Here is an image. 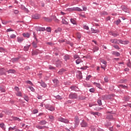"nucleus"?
<instances>
[{
  "label": "nucleus",
  "mask_w": 131,
  "mask_h": 131,
  "mask_svg": "<svg viewBox=\"0 0 131 131\" xmlns=\"http://www.w3.org/2000/svg\"><path fill=\"white\" fill-rule=\"evenodd\" d=\"M64 59L65 60V61H67L68 60H69L70 57L69 55H65L64 56Z\"/></svg>",
  "instance_id": "37998d69"
},
{
  "label": "nucleus",
  "mask_w": 131,
  "mask_h": 131,
  "mask_svg": "<svg viewBox=\"0 0 131 131\" xmlns=\"http://www.w3.org/2000/svg\"><path fill=\"white\" fill-rule=\"evenodd\" d=\"M74 11H78V12H81L82 9H80V8L76 7V8L73 9Z\"/></svg>",
  "instance_id": "473e14b6"
},
{
  "label": "nucleus",
  "mask_w": 131,
  "mask_h": 131,
  "mask_svg": "<svg viewBox=\"0 0 131 131\" xmlns=\"http://www.w3.org/2000/svg\"><path fill=\"white\" fill-rule=\"evenodd\" d=\"M71 23H72V24H74V25H75V24H76V20H75V19L73 18L71 19Z\"/></svg>",
  "instance_id": "4c0bfd02"
},
{
  "label": "nucleus",
  "mask_w": 131,
  "mask_h": 131,
  "mask_svg": "<svg viewBox=\"0 0 131 131\" xmlns=\"http://www.w3.org/2000/svg\"><path fill=\"white\" fill-rule=\"evenodd\" d=\"M74 121H75V126H77V125H78V124H79V122H80V121H79V118L78 117V116H76L75 117V118H74Z\"/></svg>",
  "instance_id": "423d86ee"
},
{
  "label": "nucleus",
  "mask_w": 131,
  "mask_h": 131,
  "mask_svg": "<svg viewBox=\"0 0 131 131\" xmlns=\"http://www.w3.org/2000/svg\"><path fill=\"white\" fill-rule=\"evenodd\" d=\"M83 85L85 88H91V86H92V85L89 82L83 83Z\"/></svg>",
  "instance_id": "dca6fc26"
},
{
  "label": "nucleus",
  "mask_w": 131,
  "mask_h": 131,
  "mask_svg": "<svg viewBox=\"0 0 131 131\" xmlns=\"http://www.w3.org/2000/svg\"><path fill=\"white\" fill-rule=\"evenodd\" d=\"M91 31L92 33H99L100 32V30H96L94 28H91Z\"/></svg>",
  "instance_id": "f3484780"
},
{
  "label": "nucleus",
  "mask_w": 131,
  "mask_h": 131,
  "mask_svg": "<svg viewBox=\"0 0 131 131\" xmlns=\"http://www.w3.org/2000/svg\"><path fill=\"white\" fill-rule=\"evenodd\" d=\"M82 9H82V11H86V7L82 6Z\"/></svg>",
  "instance_id": "338daca9"
},
{
  "label": "nucleus",
  "mask_w": 131,
  "mask_h": 131,
  "mask_svg": "<svg viewBox=\"0 0 131 131\" xmlns=\"http://www.w3.org/2000/svg\"><path fill=\"white\" fill-rule=\"evenodd\" d=\"M114 97H115V94L107 95H106V100H111V99H113Z\"/></svg>",
  "instance_id": "ddd939ff"
},
{
  "label": "nucleus",
  "mask_w": 131,
  "mask_h": 131,
  "mask_svg": "<svg viewBox=\"0 0 131 131\" xmlns=\"http://www.w3.org/2000/svg\"><path fill=\"white\" fill-rule=\"evenodd\" d=\"M127 66H128V67H131V63H130V62L129 61L127 64Z\"/></svg>",
  "instance_id": "774afa93"
},
{
  "label": "nucleus",
  "mask_w": 131,
  "mask_h": 131,
  "mask_svg": "<svg viewBox=\"0 0 131 131\" xmlns=\"http://www.w3.org/2000/svg\"><path fill=\"white\" fill-rule=\"evenodd\" d=\"M10 38L14 39V38H16V35L12 34L10 35Z\"/></svg>",
  "instance_id": "79ce46f5"
},
{
  "label": "nucleus",
  "mask_w": 131,
  "mask_h": 131,
  "mask_svg": "<svg viewBox=\"0 0 131 131\" xmlns=\"http://www.w3.org/2000/svg\"><path fill=\"white\" fill-rule=\"evenodd\" d=\"M70 89L72 90V91H76V89H77V87H76V86L73 85L71 86L70 87Z\"/></svg>",
  "instance_id": "c9c22d12"
},
{
  "label": "nucleus",
  "mask_w": 131,
  "mask_h": 131,
  "mask_svg": "<svg viewBox=\"0 0 131 131\" xmlns=\"http://www.w3.org/2000/svg\"><path fill=\"white\" fill-rule=\"evenodd\" d=\"M40 17V16L39 15V14H34L32 16V18L33 19H39Z\"/></svg>",
  "instance_id": "a211bd4d"
},
{
  "label": "nucleus",
  "mask_w": 131,
  "mask_h": 131,
  "mask_svg": "<svg viewBox=\"0 0 131 131\" xmlns=\"http://www.w3.org/2000/svg\"><path fill=\"white\" fill-rule=\"evenodd\" d=\"M24 99L25 100V101H27V102H28L29 101V97L27 95H24Z\"/></svg>",
  "instance_id": "c756f323"
},
{
  "label": "nucleus",
  "mask_w": 131,
  "mask_h": 131,
  "mask_svg": "<svg viewBox=\"0 0 131 131\" xmlns=\"http://www.w3.org/2000/svg\"><path fill=\"white\" fill-rule=\"evenodd\" d=\"M37 31H46V29L45 28H42L40 27H37L35 28Z\"/></svg>",
  "instance_id": "9b49d317"
},
{
  "label": "nucleus",
  "mask_w": 131,
  "mask_h": 131,
  "mask_svg": "<svg viewBox=\"0 0 131 131\" xmlns=\"http://www.w3.org/2000/svg\"><path fill=\"white\" fill-rule=\"evenodd\" d=\"M13 119L14 120H17L18 121H21V119H20V118H19L14 117Z\"/></svg>",
  "instance_id": "bf43d9fd"
},
{
  "label": "nucleus",
  "mask_w": 131,
  "mask_h": 131,
  "mask_svg": "<svg viewBox=\"0 0 131 131\" xmlns=\"http://www.w3.org/2000/svg\"><path fill=\"white\" fill-rule=\"evenodd\" d=\"M83 61H82V59H81L80 58H78L76 60V64H80V63H82Z\"/></svg>",
  "instance_id": "6ab92c4d"
},
{
  "label": "nucleus",
  "mask_w": 131,
  "mask_h": 131,
  "mask_svg": "<svg viewBox=\"0 0 131 131\" xmlns=\"http://www.w3.org/2000/svg\"><path fill=\"white\" fill-rule=\"evenodd\" d=\"M101 62L103 64V65L101 66V68H102V69H105V68L107 67V62L104 59H102Z\"/></svg>",
  "instance_id": "0eeeda50"
},
{
  "label": "nucleus",
  "mask_w": 131,
  "mask_h": 131,
  "mask_svg": "<svg viewBox=\"0 0 131 131\" xmlns=\"http://www.w3.org/2000/svg\"><path fill=\"white\" fill-rule=\"evenodd\" d=\"M61 22H62V24H64L65 25H68V23L64 18H62Z\"/></svg>",
  "instance_id": "cd10ccee"
},
{
  "label": "nucleus",
  "mask_w": 131,
  "mask_h": 131,
  "mask_svg": "<svg viewBox=\"0 0 131 131\" xmlns=\"http://www.w3.org/2000/svg\"><path fill=\"white\" fill-rule=\"evenodd\" d=\"M46 30L48 32H51V31H52V29L51 28V27H48L47 28Z\"/></svg>",
  "instance_id": "603ef678"
},
{
  "label": "nucleus",
  "mask_w": 131,
  "mask_h": 131,
  "mask_svg": "<svg viewBox=\"0 0 131 131\" xmlns=\"http://www.w3.org/2000/svg\"><path fill=\"white\" fill-rule=\"evenodd\" d=\"M17 39L18 42H19V43L22 42V41H23V40H24V39H23V38H22V37H18L17 38Z\"/></svg>",
  "instance_id": "b1692460"
},
{
  "label": "nucleus",
  "mask_w": 131,
  "mask_h": 131,
  "mask_svg": "<svg viewBox=\"0 0 131 131\" xmlns=\"http://www.w3.org/2000/svg\"><path fill=\"white\" fill-rule=\"evenodd\" d=\"M11 129V130H14V129H16V126H14L13 127H10L9 130Z\"/></svg>",
  "instance_id": "e2e57ef3"
},
{
  "label": "nucleus",
  "mask_w": 131,
  "mask_h": 131,
  "mask_svg": "<svg viewBox=\"0 0 131 131\" xmlns=\"http://www.w3.org/2000/svg\"><path fill=\"white\" fill-rule=\"evenodd\" d=\"M81 127H88L89 124L84 120H82V122L80 123Z\"/></svg>",
  "instance_id": "20e7f679"
},
{
  "label": "nucleus",
  "mask_w": 131,
  "mask_h": 131,
  "mask_svg": "<svg viewBox=\"0 0 131 131\" xmlns=\"http://www.w3.org/2000/svg\"><path fill=\"white\" fill-rule=\"evenodd\" d=\"M119 86H120L122 89H125V88H126V86L125 85H122V84H120Z\"/></svg>",
  "instance_id": "680f3d73"
},
{
  "label": "nucleus",
  "mask_w": 131,
  "mask_h": 131,
  "mask_svg": "<svg viewBox=\"0 0 131 131\" xmlns=\"http://www.w3.org/2000/svg\"><path fill=\"white\" fill-rule=\"evenodd\" d=\"M101 15H102L103 16H106L107 15H108V13L106 11H103L102 12H101Z\"/></svg>",
  "instance_id": "09e8293b"
},
{
  "label": "nucleus",
  "mask_w": 131,
  "mask_h": 131,
  "mask_svg": "<svg viewBox=\"0 0 131 131\" xmlns=\"http://www.w3.org/2000/svg\"><path fill=\"white\" fill-rule=\"evenodd\" d=\"M45 108L46 109H48L50 111H54L55 110V107H54V106L49 104H45Z\"/></svg>",
  "instance_id": "7ed1b4c3"
},
{
  "label": "nucleus",
  "mask_w": 131,
  "mask_h": 131,
  "mask_svg": "<svg viewBox=\"0 0 131 131\" xmlns=\"http://www.w3.org/2000/svg\"><path fill=\"white\" fill-rule=\"evenodd\" d=\"M6 72V71H5V69L2 68V69L0 70V75H3V74H5Z\"/></svg>",
  "instance_id": "393cba45"
},
{
  "label": "nucleus",
  "mask_w": 131,
  "mask_h": 131,
  "mask_svg": "<svg viewBox=\"0 0 131 131\" xmlns=\"http://www.w3.org/2000/svg\"><path fill=\"white\" fill-rule=\"evenodd\" d=\"M58 121H60L61 122H63L64 123H68L69 121L67 119H64L62 117H59L58 118Z\"/></svg>",
  "instance_id": "39448f33"
},
{
  "label": "nucleus",
  "mask_w": 131,
  "mask_h": 131,
  "mask_svg": "<svg viewBox=\"0 0 131 131\" xmlns=\"http://www.w3.org/2000/svg\"><path fill=\"white\" fill-rule=\"evenodd\" d=\"M101 99H102V100H107V95H103L101 96Z\"/></svg>",
  "instance_id": "a18cd8bd"
},
{
  "label": "nucleus",
  "mask_w": 131,
  "mask_h": 131,
  "mask_svg": "<svg viewBox=\"0 0 131 131\" xmlns=\"http://www.w3.org/2000/svg\"><path fill=\"white\" fill-rule=\"evenodd\" d=\"M124 100L125 101H126L127 102V101H129V97H127V96H125V97H124Z\"/></svg>",
  "instance_id": "3c124183"
},
{
  "label": "nucleus",
  "mask_w": 131,
  "mask_h": 131,
  "mask_svg": "<svg viewBox=\"0 0 131 131\" xmlns=\"http://www.w3.org/2000/svg\"><path fill=\"white\" fill-rule=\"evenodd\" d=\"M16 73V71H15L14 70H9L8 71V73Z\"/></svg>",
  "instance_id": "7c9ffc66"
},
{
  "label": "nucleus",
  "mask_w": 131,
  "mask_h": 131,
  "mask_svg": "<svg viewBox=\"0 0 131 131\" xmlns=\"http://www.w3.org/2000/svg\"><path fill=\"white\" fill-rule=\"evenodd\" d=\"M18 60H19V58L17 57V58H13L11 59L12 62H13V63H16V62H17V61H18Z\"/></svg>",
  "instance_id": "a878e982"
},
{
  "label": "nucleus",
  "mask_w": 131,
  "mask_h": 131,
  "mask_svg": "<svg viewBox=\"0 0 131 131\" xmlns=\"http://www.w3.org/2000/svg\"><path fill=\"white\" fill-rule=\"evenodd\" d=\"M41 86L42 88H47V84L45 82H40Z\"/></svg>",
  "instance_id": "2f4dec72"
},
{
  "label": "nucleus",
  "mask_w": 131,
  "mask_h": 131,
  "mask_svg": "<svg viewBox=\"0 0 131 131\" xmlns=\"http://www.w3.org/2000/svg\"><path fill=\"white\" fill-rule=\"evenodd\" d=\"M94 84L96 85L97 88L100 89V90H102V86L101 85V84L100 83L94 82Z\"/></svg>",
  "instance_id": "2eb2a0df"
},
{
  "label": "nucleus",
  "mask_w": 131,
  "mask_h": 131,
  "mask_svg": "<svg viewBox=\"0 0 131 131\" xmlns=\"http://www.w3.org/2000/svg\"><path fill=\"white\" fill-rule=\"evenodd\" d=\"M49 118L50 119H51V120H54V119H55V117L52 115L49 116Z\"/></svg>",
  "instance_id": "052dcab7"
},
{
  "label": "nucleus",
  "mask_w": 131,
  "mask_h": 131,
  "mask_svg": "<svg viewBox=\"0 0 131 131\" xmlns=\"http://www.w3.org/2000/svg\"><path fill=\"white\" fill-rule=\"evenodd\" d=\"M121 22V20H120V19H118L116 21V25H118L119 24H120Z\"/></svg>",
  "instance_id": "864d4df0"
},
{
  "label": "nucleus",
  "mask_w": 131,
  "mask_h": 131,
  "mask_svg": "<svg viewBox=\"0 0 131 131\" xmlns=\"http://www.w3.org/2000/svg\"><path fill=\"white\" fill-rule=\"evenodd\" d=\"M47 122H46V120H41L39 122V124L40 125H46V124H47Z\"/></svg>",
  "instance_id": "4468645a"
},
{
  "label": "nucleus",
  "mask_w": 131,
  "mask_h": 131,
  "mask_svg": "<svg viewBox=\"0 0 131 131\" xmlns=\"http://www.w3.org/2000/svg\"><path fill=\"white\" fill-rule=\"evenodd\" d=\"M65 69H62L58 72V73L59 74L62 75L63 74V72H65Z\"/></svg>",
  "instance_id": "f704fd0d"
},
{
  "label": "nucleus",
  "mask_w": 131,
  "mask_h": 131,
  "mask_svg": "<svg viewBox=\"0 0 131 131\" xmlns=\"http://www.w3.org/2000/svg\"><path fill=\"white\" fill-rule=\"evenodd\" d=\"M17 94H16V96H17V97H22V93H21V92H17Z\"/></svg>",
  "instance_id": "8fccbe9b"
},
{
  "label": "nucleus",
  "mask_w": 131,
  "mask_h": 131,
  "mask_svg": "<svg viewBox=\"0 0 131 131\" xmlns=\"http://www.w3.org/2000/svg\"><path fill=\"white\" fill-rule=\"evenodd\" d=\"M0 91L2 92V93H6V90H5V89L3 88L2 86H0Z\"/></svg>",
  "instance_id": "c03bdc74"
},
{
  "label": "nucleus",
  "mask_w": 131,
  "mask_h": 131,
  "mask_svg": "<svg viewBox=\"0 0 131 131\" xmlns=\"http://www.w3.org/2000/svg\"><path fill=\"white\" fill-rule=\"evenodd\" d=\"M23 35L24 37H27L28 38H29L30 36V34L28 33H26L23 34Z\"/></svg>",
  "instance_id": "aec40b11"
},
{
  "label": "nucleus",
  "mask_w": 131,
  "mask_h": 131,
  "mask_svg": "<svg viewBox=\"0 0 131 131\" xmlns=\"http://www.w3.org/2000/svg\"><path fill=\"white\" fill-rule=\"evenodd\" d=\"M74 59H79V56L78 55H74Z\"/></svg>",
  "instance_id": "13d9d810"
},
{
  "label": "nucleus",
  "mask_w": 131,
  "mask_h": 131,
  "mask_svg": "<svg viewBox=\"0 0 131 131\" xmlns=\"http://www.w3.org/2000/svg\"><path fill=\"white\" fill-rule=\"evenodd\" d=\"M30 45H27L26 46L24 47V51L27 52L29 50V48H30Z\"/></svg>",
  "instance_id": "5701e85b"
},
{
  "label": "nucleus",
  "mask_w": 131,
  "mask_h": 131,
  "mask_svg": "<svg viewBox=\"0 0 131 131\" xmlns=\"http://www.w3.org/2000/svg\"><path fill=\"white\" fill-rule=\"evenodd\" d=\"M97 51H99V48L97 47H95L93 49L94 53L97 52Z\"/></svg>",
  "instance_id": "49530a36"
},
{
  "label": "nucleus",
  "mask_w": 131,
  "mask_h": 131,
  "mask_svg": "<svg viewBox=\"0 0 131 131\" xmlns=\"http://www.w3.org/2000/svg\"><path fill=\"white\" fill-rule=\"evenodd\" d=\"M106 119L109 120V121H111V120H114V118H113V115L110 114L107 115L106 117Z\"/></svg>",
  "instance_id": "6e6552de"
},
{
  "label": "nucleus",
  "mask_w": 131,
  "mask_h": 131,
  "mask_svg": "<svg viewBox=\"0 0 131 131\" xmlns=\"http://www.w3.org/2000/svg\"><path fill=\"white\" fill-rule=\"evenodd\" d=\"M113 54L115 56H117V57H119V56H120V54L118 52H114Z\"/></svg>",
  "instance_id": "58836bf2"
},
{
  "label": "nucleus",
  "mask_w": 131,
  "mask_h": 131,
  "mask_svg": "<svg viewBox=\"0 0 131 131\" xmlns=\"http://www.w3.org/2000/svg\"><path fill=\"white\" fill-rule=\"evenodd\" d=\"M77 78H79V79H81V78H82V73H81V72L79 71L77 72Z\"/></svg>",
  "instance_id": "f8f14e48"
},
{
  "label": "nucleus",
  "mask_w": 131,
  "mask_h": 131,
  "mask_svg": "<svg viewBox=\"0 0 131 131\" xmlns=\"http://www.w3.org/2000/svg\"><path fill=\"white\" fill-rule=\"evenodd\" d=\"M14 89H15V91H16V92H19V87L15 86Z\"/></svg>",
  "instance_id": "69168bd1"
},
{
  "label": "nucleus",
  "mask_w": 131,
  "mask_h": 131,
  "mask_svg": "<svg viewBox=\"0 0 131 131\" xmlns=\"http://www.w3.org/2000/svg\"><path fill=\"white\" fill-rule=\"evenodd\" d=\"M37 42H35L34 41L32 42V46L33 48H37Z\"/></svg>",
  "instance_id": "ea45409f"
},
{
  "label": "nucleus",
  "mask_w": 131,
  "mask_h": 131,
  "mask_svg": "<svg viewBox=\"0 0 131 131\" xmlns=\"http://www.w3.org/2000/svg\"><path fill=\"white\" fill-rule=\"evenodd\" d=\"M91 114H92V115H97L99 116V112H91Z\"/></svg>",
  "instance_id": "e433bc0d"
},
{
  "label": "nucleus",
  "mask_w": 131,
  "mask_h": 131,
  "mask_svg": "<svg viewBox=\"0 0 131 131\" xmlns=\"http://www.w3.org/2000/svg\"><path fill=\"white\" fill-rule=\"evenodd\" d=\"M56 65L57 67H61V65H62V61L59 59H57L56 60Z\"/></svg>",
  "instance_id": "9d476101"
},
{
  "label": "nucleus",
  "mask_w": 131,
  "mask_h": 131,
  "mask_svg": "<svg viewBox=\"0 0 131 131\" xmlns=\"http://www.w3.org/2000/svg\"><path fill=\"white\" fill-rule=\"evenodd\" d=\"M110 34L111 35H113V36H114V37H116V36H118L119 34L117 33H113L112 32H110Z\"/></svg>",
  "instance_id": "412c9836"
},
{
  "label": "nucleus",
  "mask_w": 131,
  "mask_h": 131,
  "mask_svg": "<svg viewBox=\"0 0 131 131\" xmlns=\"http://www.w3.org/2000/svg\"><path fill=\"white\" fill-rule=\"evenodd\" d=\"M83 28L84 29H86V30H89V29H90V28H89V26H88L85 24L83 25Z\"/></svg>",
  "instance_id": "c85d7f7f"
},
{
  "label": "nucleus",
  "mask_w": 131,
  "mask_h": 131,
  "mask_svg": "<svg viewBox=\"0 0 131 131\" xmlns=\"http://www.w3.org/2000/svg\"><path fill=\"white\" fill-rule=\"evenodd\" d=\"M56 99H57V100H62V97H61L60 95H57L55 97Z\"/></svg>",
  "instance_id": "de8ad7c7"
},
{
  "label": "nucleus",
  "mask_w": 131,
  "mask_h": 131,
  "mask_svg": "<svg viewBox=\"0 0 131 131\" xmlns=\"http://www.w3.org/2000/svg\"><path fill=\"white\" fill-rule=\"evenodd\" d=\"M38 113V110H34L33 111L34 114H36V113Z\"/></svg>",
  "instance_id": "0e129e2a"
},
{
  "label": "nucleus",
  "mask_w": 131,
  "mask_h": 131,
  "mask_svg": "<svg viewBox=\"0 0 131 131\" xmlns=\"http://www.w3.org/2000/svg\"><path fill=\"white\" fill-rule=\"evenodd\" d=\"M29 89H30V90H31V92H34L35 90L34 88H33V87L32 86H29Z\"/></svg>",
  "instance_id": "4d7b16f0"
},
{
  "label": "nucleus",
  "mask_w": 131,
  "mask_h": 131,
  "mask_svg": "<svg viewBox=\"0 0 131 131\" xmlns=\"http://www.w3.org/2000/svg\"><path fill=\"white\" fill-rule=\"evenodd\" d=\"M71 103H72V101H71V100H69L66 101V102L64 103V105H68V104H71Z\"/></svg>",
  "instance_id": "a19ab883"
},
{
  "label": "nucleus",
  "mask_w": 131,
  "mask_h": 131,
  "mask_svg": "<svg viewBox=\"0 0 131 131\" xmlns=\"http://www.w3.org/2000/svg\"><path fill=\"white\" fill-rule=\"evenodd\" d=\"M104 125L106 127L108 128L109 126H111V122H106V123H105Z\"/></svg>",
  "instance_id": "4be33fe9"
},
{
  "label": "nucleus",
  "mask_w": 131,
  "mask_h": 131,
  "mask_svg": "<svg viewBox=\"0 0 131 131\" xmlns=\"http://www.w3.org/2000/svg\"><path fill=\"white\" fill-rule=\"evenodd\" d=\"M97 103L99 106H102V100L101 99L97 100Z\"/></svg>",
  "instance_id": "72a5a7b5"
},
{
  "label": "nucleus",
  "mask_w": 131,
  "mask_h": 131,
  "mask_svg": "<svg viewBox=\"0 0 131 131\" xmlns=\"http://www.w3.org/2000/svg\"><path fill=\"white\" fill-rule=\"evenodd\" d=\"M89 91L90 93H95V88H91Z\"/></svg>",
  "instance_id": "5fc2aeb1"
},
{
  "label": "nucleus",
  "mask_w": 131,
  "mask_h": 131,
  "mask_svg": "<svg viewBox=\"0 0 131 131\" xmlns=\"http://www.w3.org/2000/svg\"><path fill=\"white\" fill-rule=\"evenodd\" d=\"M92 76L91 75H88L86 77V80H90V79L91 78Z\"/></svg>",
  "instance_id": "6e6d98bb"
},
{
  "label": "nucleus",
  "mask_w": 131,
  "mask_h": 131,
  "mask_svg": "<svg viewBox=\"0 0 131 131\" xmlns=\"http://www.w3.org/2000/svg\"><path fill=\"white\" fill-rule=\"evenodd\" d=\"M36 128H38V129H45V128H49L48 126H41L39 125H36Z\"/></svg>",
  "instance_id": "1a4fd4ad"
},
{
  "label": "nucleus",
  "mask_w": 131,
  "mask_h": 131,
  "mask_svg": "<svg viewBox=\"0 0 131 131\" xmlns=\"http://www.w3.org/2000/svg\"><path fill=\"white\" fill-rule=\"evenodd\" d=\"M111 42L118 45H119V43H122V45H127L129 42L126 40L122 41L121 40H118L116 39H111Z\"/></svg>",
  "instance_id": "f257e3e1"
},
{
  "label": "nucleus",
  "mask_w": 131,
  "mask_h": 131,
  "mask_svg": "<svg viewBox=\"0 0 131 131\" xmlns=\"http://www.w3.org/2000/svg\"><path fill=\"white\" fill-rule=\"evenodd\" d=\"M78 95L76 93H71L69 96V99L74 100V99H77Z\"/></svg>",
  "instance_id": "f03ea898"
},
{
  "label": "nucleus",
  "mask_w": 131,
  "mask_h": 131,
  "mask_svg": "<svg viewBox=\"0 0 131 131\" xmlns=\"http://www.w3.org/2000/svg\"><path fill=\"white\" fill-rule=\"evenodd\" d=\"M0 127H1V128L2 129L5 130L6 129V127H5V123H2L0 124Z\"/></svg>",
  "instance_id": "bb28decb"
}]
</instances>
